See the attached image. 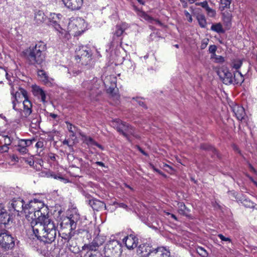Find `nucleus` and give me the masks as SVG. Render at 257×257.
I'll list each match as a JSON object with an SVG mask.
<instances>
[{"label": "nucleus", "instance_id": "nucleus-54", "mask_svg": "<svg viewBox=\"0 0 257 257\" xmlns=\"http://www.w3.org/2000/svg\"><path fill=\"white\" fill-rule=\"evenodd\" d=\"M44 146L43 142L42 141H39L36 144V147L37 148H42Z\"/></svg>", "mask_w": 257, "mask_h": 257}, {"label": "nucleus", "instance_id": "nucleus-24", "mask_svg": "<svg viewBox=\"0 0 257 257\" xmlns=\"http://www.w3.org/2000/svg\"><path fill=\"white\" fill-rule=\"evenodd\" d=\"M233 83L236 84H241L244 81V77L241 73L239 71H236L234 73V77L233 78Z\"/></svg>", "mask_w": 257, "mask_h": 257}, {"label": "nucleus", "instance_id": "nucleus-57", "mask_svg": "<svg viewBox=\"0 0 257 257\" xmlns=\"http://www.w3.org/2000/svg\"><path fill=\"white\" fill-rule=\"evenodd\" d=\"M52 177L54 178V179H56L64 180V178L62 177H61L60 176H57V175L54 174L53 173Z\"/></svg>", "mask_w": 257, "mask_h": 257}, {"label": "nucleus", "instance_id": "nucleus-22", "mask_svg": "<svg viewBox=\"0 0 257 257\" xmlns=\"http://www.w3.org/2000/svg\"><path fill=\"white\" fill-rule=\"evenodd\" d=\"M59 235L64 240L65 242H67L73 236L74 232L61 229L60 231L59 232Z\"/></svg>", "mask_w": 257, "mask_h": 257}, {"label": "nucleus", "instance_id": "nucleus-38", "mask_svg": "<svg viewBox=\"0 0 257 257\" xmlns=\"http://www.w3.org/2000/svg\"><path fill=\"white\" fill-rule=\"evenodd\" d=\"M66 123L67 124V128L70 133H73L74 132L77 131V127L74 125H73L71 123L66 121Z\"/></svg>", "mask_w": 257, "mask_h": 257}, {"label": "nucleus", "instance_id": "nucleus-4", "mask_svg": "<svg viewBox=\"0 0 257 257\" xmlns=\"http://www.w3.org/2000/svg\"><path fill=\"white\" fill-rule=\"evenodd\" d=\"M102 80L98 79L97 77H94L91 80H85L82 84V87L86 91L89 96L98 93L97 91L100 87Z\"/></svg>", "mask_w": 257, "mask_h": 257}, {"label": "nucleus", "instance_id": "nucleus-20", "mask_svg": "<svg viewBox=\"0 0 257 257\" xmlns=\"http://www.w3.org/2000/svg\"><path fill=\"white\" fill-rule=\"evenodd\" d=\"M46 18L47 17L43 11L38 10L36 12L34 20L37 24L42 23L46 20Z\"/></svg>", "mask_w": 257, "mask_h": 257}, {"label": "nucleus", "instance_id": "nucleus-48", "mask_svg": "<svg viewBox=\"0 0 257 257\" xmlns=\"http://www.w3.org/2000/svg\"><path fill=\"white\" fill-rule=\"evenodd\" d=\"M208 39H204L202 41V43L200 46L201 49H204L206 47L207 45H208Z\"/></svg>", "mask_w": 257, "mask_h": 257}, {"label": "nucleus", "instance_id": "nucleus-39", "mask_svg": "<svg viewBox=\"0 0 257 257\" xmlns=\"http://www.w3.org/2000/svg\"><path fill=\"white\" fill-rule=\"evenodd\" d=\"M242 64V61L240 60H237L236 61H234L232 63V68L238 70L239 68H240Z\"/></svg>", "mask_w": 257, "mask_h": 257}, {"label": "nucleus", "instance_id": "nucleus-3", "mask_svg": "<svg viewBox=\"0 0 257 257\" xmlns=\"http://www.w3.org/2000/svg\"><path fill=\"white\" fill-rule=\"evenodd\" d=\"M46 45L43 42H37L34 46L30 47L25 52V56L30 65L41 66L45 60Z\"/></svg>", "mask_w": 257, "mask_h": 257}, {"label": "nucleus", "instance_id": "nucleus-53", "mask_svg": "<svg viewBox=\"0 0 257 257\" xmlns=\"http://www.w3.org/2000/svg\"><path fill=\"white\" fill-rule=\"evenodd\" d=\"M18 147H26V143L25 142V140H20L19 141V143L18 145Z\"/></svg>", "mask_w": 257, "mask_h": 257}, {"label": "nucleus", "instance_id": "nucleus-58", "mask_svg": "<svg viewBox=\"0 0 257 257\" xmlns=\"http://www.w3.org/2000/svg\"><path fill=\"white\" fill-rule=\"evenodd\" d=\"M118 205L119 207H122V208H123L125 209H126L127 208V205H126L125 204H124L123 203H118Z\"/></svg>", "mask_w": 257, "mask_h": 257}, {"label": "nucleus", "instance_id": "nucleus-40", "mask_svg": "<svg viewBox=\"0 0 257 257\" xmlns=\"http://www.w3.org/2000/svg\"><path fill=\"white\" fill-rule=\"evenodd\" d=\"M48 257H66V255L63 253L59 254L57 250H55Z\"/></svg>", "mask_w": 257, "mask_h": 257}, {"label": "nucleus", "instance_id": "nucleus-41", "mask_svg": "<svg viewBox=\"0 0 257 257\" xmlns=\"http://www.w3.org/2000/svg\"><path fill=\"white\" fill-rule=\"evenodd\" d=\"M40 116L38 114H36V117L32 119L31 122L32 124H35L36 126L39 125L40 122Z\"/></svg>", "mask_w": 257, "mask_h": 257}, {"label": "nucleus", "instance_id": "nucleus-27", "mask_svg": "<svg viewBox=\"0 0 257 257\" xmlns=\"http://www.w3.org/2000/svg\"><path fill=\"white\" fill-rule=\"evenodd\" d=\"M13 140V138L8 135L2 136L0 139V145L4 144L9 147L12 144Z\"/></svg>", "mask_w": 257, "mask_h": 257}, {"label": "nucleus", "instance_id": "nucleus-2", "mask_svg": "<svg viewBox=\"0 0 257 257\" xmlns=\"http://www.w3.org/2000/svg\"><path fill=\"white\" fill-rule=\"evenodd\" d=\"M12 99L13 109L19 111L22 117L26 118L31 114L32 104L28 99L26 90L20 88L13 95Z\"/></svg>", "mask_w": 257, "mask_h": 257}, {"label": "nucleus", "instance_id": "nucleus-56", "mask_svg": "<svg viewBox=\"0 0 257 257\" xmlns=\"http://www.w3.org/2000/svg\"><path fill=\"white\" fill-rule=\"evenodd\" d=\"M25 142L26 143V145L27 148L32 144L33 140H25Z\"/></svg>", "mask_w": 257, "mask_h": 257}, {"label": "nucleus", "instance_id": "nucleus-34", "mask_svg": "<svg viewBox=\"0 0 257 257\" xmlns=\"http://www.w3.org/2000/svg\"><path fill=\"white\" fill-rule=\"evenodd\" d=\"M93 241L94 242V243L96 244V245L99 247L104 242L105 238L103 236L98 235L94 238Z\"/></svg>", "mask_w": 257, "mask_h": 257}, {"label": "nucleus", "instance_id": "nucleus-6", "mask_svg": "<svg viewBox=\"0 0 257 257\" xmlns=\"http://www.w3.org/2000/svg\"><path fill=\"white\" fill-rule=\"evenodd\" d=\"M121 244L117 240H110L104 247V254L107 257H116L121 253Z\"/></svg>", "mask_w": 257, "mask_h": 257}, {"label": "nucleus", "instance_id": "nucleus-42", "mask_svg": "<svg viewBox=\"0 0 257 257\" xmlns=\"http://www.w3.org/2000/svg\"><path fill=\"white\" fill-rule=\"evenodd\" d=\"M224 58L221 56L217 55L214 60L215 63H222L224 62Z\"/></svg>", "mask_w": 257, "mask_h": 257}, {"label": "nucleus", "instance_id": "nucleus-46", "mask_svg": "<svg viewBox=\"0 0 257 257\" xmlns=\"http://www.w3.org/2000/svg\"><path fill=\"white\" fill-rule=\"evenodd\" d=\"M184 14L185 16L187 19L188 21L190 23L192 22V18L191 15L190 14V13L186 10L184 11Z\"/></svg>", "mask_w": 257, "mask_h": 257}, {"label": "nucleus", "instance_id": "nucleus-49", "mask_svg": "<svg viewBox=\"0 0 257 257\" xmlns=\"http://www.w3.org/2000/svg\"><path fill=\"white\" fill-rule=\"evenodd\" d=\"M217 50V47L214 45H212L209 46V52L210 53H215Z\"/></svg>", "mask_w": 257, "mask_h": 257}, {"label": "nucleus", "instance_id": "nucleus-28", "mask_svg": "<svg viewBox=\"0 0 257 257\" xmlns=\"http://www.w3.org/2000/svg\"><path fill=\"white\" fill-rule=\"evenodd\" d=\"M232 0H220L219 10L221 11L229 9Z\"/></svg>", "mask_w": 257, "mask_h": 257}, {"label": "nucleus", "instance_id": "nucleus-14", "mask_svg": "<svg viewBox=\"0 0 257 257\" xmlns=\"http://www.w3.org/2000/svg\"><path fill=\"white\" fill-rule=\"evenodd\" d=\"M123 242L124 243L126 247L129 249H134L138 245V239L132 234L125 237L123 239Z\"/></svg>", "mask_w": 257, "mask_h": 257}, {"label": "nucleus", "instance_id": "nucleus-13", "mask_svg": "<svg viewBox=\"0 0 257 257\" xmlns=\"http://www.w3.org/2000/svg\"><path fill=\"white\" fill-rule=\"evenodd\" d=\"M65 6L74 11L79 10L82 5L83 0H62Z\"/></svg>", "mask_w": 257, "mask_h": 257}, {"label": "nucleus", "instance_id": "nucleus-25", "mask_svg": "<svg viewBox=\"0 0 257 257\" xmlns=\"http://www.w3.org/2000/svg\"><path fill=\"white\" fill-rule=\"evenodd\" d=\"M11 220V217L6 210L0 215V223L5 225L8 224Z\"/></svg>", "mask_w": 257, "mask_h": 257}, {"label": "nucleus", "instance_id": "nucleus-7", "mask_svg": "<svg viewBox=\"0 0 257 257\" xmlns=\"http://www.w3.org/2000/svg\"><path fill=\"white\" fill-rule=\"evenodd\" d=\"M79 218L77 214L71 215L69 217L64 218L60 223L61 229L73 232L76 228Z\"/></svg>", "mask_w": 257, "mask_h": 257}, {"label": "nucleus", "instance_id": "nucleus-17", "mask_svg": "<svg viewBox=\"0 0 257 257\" xmlns=\"http://www.w3.org/2000/svg\"><path fill=\"white\" fill-rule=\"evenodd\" d=\"M232 111L237 119L241 120L245 115L244 109L242 106L235 105L232 107Z\"/></svg>", "mask_w": 257, "mask_h": 257}, {"label": "nucleus", "instance_id": "nucleus-59", "mask_svg": "<svg viewBox=\"0 0 257 257\" xmlns=\"http://www.w3.org/2000/svg\"><path fill=\"white\" fill-rule=\"evenodd\" d=\"M72 72L73 76H75L80 74L81 73V71L79 70H73Z\"/></svg>", "mask_w": 257, "mask_h": 257}, {"label": "nucleus", "instance_id": "nucleus-8", "mask_svg": "<svg viewBox=\"0 0 257 257\" xmlns=\"http://www.w3.org/2000/svg\"><path fill=\"white\" fill-rule=\"evenodd\" d=\"M112 125L118 132L125 137H127V134L134 135V131L133 127L120 119L114 120Z\"/></svg>", "mask_w": 257, "mask_h": 257}, {"label": "nucleus", "instance_id": "nucleus-9", "mask_svg": "<svg viewBox=\"0 0 257 257\" xmlns=\"http://www.w3.org/2000/svg\"><path fill=\"white\" fill-rule=\"evenodd\" d=\"M0 245L6 250L13 248L15 246L14 238L7 231L0 233Z\"/></svg>", "mask_w": 257, "mask_h": 257}, {"label": "nucleus", "instance_id": "nucleus-21", "mask_svg": "<svg viewBox=\"0 0 257 257\" xmlns=\"http://www.w3.org/2000/svg\"><path fill=\"white\" fill-rule=\"evenodd\" d=\"M38 75L41 81L44 84L47 85L51 84L48 76L43 70H39L38 71Z\"/></svg>", "mask_w": 257, "mask_h": 257}, {"label": "nucleus", "instance_id": "nucleus-1", "mask_svg": "<svg viewBox=\"0 0 257 257\" xmlns=\"http://www.w3.org/2000/svg\"><path fill=\"white\" fill-rule=\"evenodd\" d=\"M46 209L42 202L34 199L25 205L24 212L28 220L35 221L32 229L40 243L50 244L56 238L57 226L51 218L42 213Z\"/></svg>", "mask_w": 257, "mask_h": 257}, {"label": "nucleus", "instance_id": "nucleus-52", "mask_svg": "<svg viewBox=\"0 0 257 257\" xmlns=\"http://www.w3.org/2000/svg\"><path fill=\"white\" fill-rule=\"evenodd\" d=\"M149 257H158L156 248L152 250Z\"/></svg>", "mask_w": 257, "mask_h": 257}, {"label": "nucleus", "instance_id": "nucleus-32", "mask_svg": "<svg viewBox=\"0 0 257 257\" xmlns=\"http://www.w3.org/2000/svg\"><path fill=\"white\" fill-rule=\"evenodd\" d=\"M189 211V210L187 208L186 206L183 203H180L179 204V210L178 211L180 214L187 216V212L186 211Z\"/></svg>", "mask_w": 257, "mask_h": 257}, {"label": "nucleus", "instance_id": "nucleus-26", "mask_svg": "<svg viewBox=\"0 0 257 257\" xmlns=\"http://www.w3.org/2000/svg\"><path fill=\"white\" fill-rule=\"evenodd\" d=\"M158 257H170V251L164 247L156 248Z\"/></svg>", "mask_w": 257, "mask_h": 257}, {"label": "nucleus", "instance_id": "nucleus-35", "mask_svg": "<svg viewBox=\"0 0 257 257\" xmlns=\"http://www.w3.org/2000/svg\"><path fill=\"white\" fill-rule=\"evenodd\" d=\"M84 142L88 146H93L96 144V142L91 137L85 136L84 137Z\"/></svg>", "mask_w": 257, "mask_h": 257}, {"label": "nucleus", "instance_id": "nucleus-47", "mask_svg": "<svg viewBox=\"0 0 257 257\" xmlns=\"http://www.w3.org/2000/svg\"><path fill=\"white\" fill-rule=\"evenodd\" d=\"M219 238L222 241L231 242V239L229 237H226L223 236L222 234H219L218 235Z\"/></svg>", "mask_w": 257, "mask_h": 257}, {"label": "nucleus", "instance_id": "nucleus-45", "mask_svg": "<svg viewBox=\"0 0 257 257\" xmlns=\"http://www.w3.org/2000/svg\"><path fill=\"white\" fill-rule=\"evenodd\" d=\"M206 11L210 17H214L216 14L215 11L213 10L209 6L206 8Z\"/></svg>", "mask_w": 257, "mask_h": 257}, {"label": "nucleus", "instance_id": "nucleus-55", "mask_svg": "<svg viewBox=\"0 0 257 257\" xmlns=\"http://www.w3.org/2000/svg\"><path fill=\"white\" fill-rule=\"evenodd\" d=\"M211 152H212L214 155H216L217 157L218 156V154H217V151L216 150V149L212 147H209V149H208Z\"/></svg>", "mask_w": 257, "mask_h": 257}, {"label": "nucleus", "instance_id": "nucleus-18", "mask_svg": "<svg viewBox=\"0 0 257 257\" xmlns=\"http://www.w3.org/2000/svg\"><path fill=\"white\" fill-rule=\"evenodd\" d=\"M33 92L35 96H38L40 98L41 101L45 103L46 102V94L45 92L38 86H35L33 87Z\"/></svg>", "mask_w": 257, "mask_h": 257}, {"label": "nucleus", "instance_id": "nucleus-30", "mask_svg": "<svg viewBox=\"0 0 257 257\" xmlns=\"http://www.w3.org/2000/svg\"><path fill=\"white\" fill-rule=\"evenodd\" d=\"M94 242L92 241L90 243L85 244L83 247V249H87L90 251H96L98 248L99 246L96 245V244L94 243Z\"/></svg>", "mask_w": 257, "mask_h": 257}, {"label": "nucleus", "instance_id": "nucleus-43", "mask_svg": "<svg viewBox=\"0 0 257 257\" xmlns=\"http://www.w3.org/2000/svg\"><path fill=\"white\" fill-rule=\"evenodd\" d=\"M9 150V147L6 145L2 144L0 146V153H3L8 152Z\"/></svg>", "mask_w": 257, "mask_h": 257}, {"label": "nucleus", "instance_id": "nucleus-63", "mask_svg": "<svg viewBox=\"0 0 257 257\" xmlns=\"http://www.w3.org/2000/svg\"><path fill=\"white\" fill-rule=\"evenodd\" d=\"M217 56V55L215 53H211L210 59L214 60V59H215V57H216Z\"/></svg>", "mask_w": 257, "mask_h": 257}, {"label": "nucleus", "instance_id": "nucleus-33", "mask_svg": "<svg viewBox=\"0 0 257 257\" xmlns=\"http://www.w3.org/2000/svg\"><path fill=\"white\" fill-rule=\"evenodd\" d=\"M62 15L60 14H56L55 13L51 14V17L50 18V22L53 23H58V21L61 19Z\"/></svg>", "mask_w": 257, "mask_h": 257}, {"label": "nucleus", "instance_id": "nucleus-61", "mask_svg": "<svg viewBox=\"0 0 257 257\" xmlns=\"http://www.w3.org/2000/svg\"><path fill=\"white\" fill-rule=\"evenodd\" d=\"M95 164H96V165H97L98 166H101L102 167H105L104 164L103 162H102L97 161V162H96L95 163Z\"/></svg>", "mask_w": 257, "mask_h": 257}, {"label": "nucleus", "instance_id": "nucleus-10", "mask_svg": "<svg viewBox=\"0 0 257 257\" xmlns=\"http://www.w3.org/2000/svg\"><path fill=\"white\" fill-rule=\"evenodd\" d=\"M116 81L115 77L113 75H109L105 77L103 84L107 89V92L110 94L111 96L117 99L119 96L114 92L115 87H116Z\"/></svg>", "mask_w": 257, "mask_h": 257}, {"label": "nucleus", "instance_id": "nucleus-15", "mask_svg": "<svg viewBox=\"0 0 257 257\" xmlns=\"http://www.w3.org/2000/svg\"><path fill=\"white\" fill-rule=\"evenodd\" d=\"M88 203L94 210L100 211L103 208L106 209L105 204L99 200L96 199H90L88 201Z\"/></svg>", "mask_w": 257, "mask_h": 257}, {"label": "nucleus", "instance_id": "nucleus-64", "mask_svg": "<svg viewBox=\"0 0 257 257\" xmlns=\"http://www.w3.org/2000/svg\"><path fill=\"white\" fill-rule=\"evenodd\" d=\"M138 104L140 106H142L143 107H146L145 104H144V102L140 100L137 101Z\"/></svg>", "mask_w": 257, "mask_h": 257}, {"label": "nucleus", "instance_id": "nucleus-51", "mask_svg": "<svg viewBox=\"0 0 257 257\" xmlns=\"http://www.w3.org/2000/svg\"><path fill=\"white\" fill-rule=\"evenodd\" d=\"M43 176H45L48 178L49 177H52L53 172L50 171H46V172H43L42 173Z\"/></svg>", "mask_w": 257, "mask_h": 257}, {"label": "nucleus", "instance_id": "nucleus-29", "mask_svg": "<svg viewBox=\"0 0 257 257\" xmlns=\"http://www.w3.org/2000/svg\"><path fill=\"white\" fill-rule=\"evenodd\" d=\"M211 30L218 33H224L225 31L223 30L222 25L220 23H217L211 26Z\"/></svg>", "mask_w": 257, "mask_h": 257}, {"label": "nucleus", "instance_id": "nucleus-31", "mask_svg": "<svg viewBox=\"0 0 257 257\" xmlns=\"http://www.w3.org/2000/svg\"><path fill=\"white\" fill-rule=\"evenodd\" d=\"M139 17L149 22H152L154 20V19L152 17L148 15L144 11L139 12Z\"/></svg>", "mask_w": 257, "mask_h": 257}, {"label": "nucleus", "instance_id": "nucleus-44", "mask_svg": "<svg viewBox=\"0 0 257 257\" xmlns=\"http://www.w3.org/2000/svg\"><path fill=\"white\" fill-rule=\"evenodd\" d=\"M17 150L22 154H27L28 152L27 148L24 147H18Z\"/></svg>", "mask_w": 257, "mask_h": 257}, {"label": "nucleus", "instance_id": "nucleus-62", "mask_svg": "<svg viewBox=\"0 0 257 257\" xmlns=\"http://www.w3.org/2000/svg\"><path fill=\"white\" fill-rule=\"evenodd\" d=\"M27 162L30 166H33L34 164V161L33 159H30V160H28Z\"/></svg>", "mask_w": 257, "mask_h": 257}, {"label": "nucleus", "instance_id": "nucleus-60", "mask_svg": "<svg viewBox=\"0 0 257 257\" xmlns=\"http://www.w3.org/2000/svg\"><path fill=\"white\" fill-rule=\"evenodd\" d=\"M63 145H67L71 149H72V145H70L69 144V142L68 140H65L63 142Z\"/></svg>", "mask_w": 257, "mask_h": 257}, {"label": "nucleus", "instance_id": "nucleus-11", "mask_svg": "<svg viewBox=\"0 0 257 257\" xmlns=\"http://www.w3.org/2000/svg\"><path fill=\"white\" fill-rule=\"evenodd\" d=\"M218 75L222 81L223 83L226 85L233 83L232 75L227 69H220L218 72Z\"/></svg>", "mask_w": 257, "mask_h": 257}, {"label": "nucleus", "instance_id": "nucleus-12", "mask_svg": "<svg viewBox=\"0 0 257 257\" xmlns=\"http://www.w3.org/2000/svg\"><path fill=\"white\" fill-rule=\"evenodd\" d=\"M23 200L18 198L17 199L13 200L11 204V206L9 207L11 210H13L14 211L18 212H22L25 209V206H24Z\"/></svg>", "mask_w": 257, "mask_h": 257}, {"label": "nucleus", "instance_id": "nucleus-50", "mask_svg": "<svg viewBox=\"0 0 257 257\" xmlns=\"http://www.w3.org/2000/svg\"><path fill=\"white\" fill-rule=\"evenodd\" d=\"M196 5H198V6H201L202 7L205 8V10L208 7V3L206 1H204V2H200V3H197L196 4Z\"/></svg>", "mask_w": 257, "mask_h": 257}, {"label": "nucleus", "instance_id": "nucleus-36", "mask_svg": "<svg viewBox=\"0 0 257 257\" xmlns=\"http://www.w3.org/2000/svg\"><path fill=\"white\" fill-rule=\"evenodd\" d=\"M197 252L202 257H207L208 253L203 247L199 246L196 248Z\"/></svg>", "mask_w": 257, "mask_h": 257}, {"label": "nucleus", "instance_id": "nucleus-16", "mask_svg": "<svg viewBox=\"0 0 257 257\" xmlns=\"http://www.w3.org/2000/svg\"><path fill=\"white\" fill-rule=\"evenodd\" d=\"M152 250L148 244H141L139 246L137 252L142 257H149Z\"/></svg>", "mask_w": 257, "mask_h": 257}, {"label": "nucleus", "instance_id": "nucleus-19", "mask_svg": "<svg viewBox=\"0 0 257 257\" xmlns=\"http://www.w3.org/2000/svg\"><path fill=\"white\" fill-rule=\"evenodd\" d=\"M128 27V25L125 23H122L119 25H116L115 30L114 32V36L117 37H120Z\"/></svg>", "mask_w": 257, "mask_h": 257}, {"label": "nucleus", "instance_id": "nucleus-23", "mask_svg": "<svg viewBox=\"0 0 257 257\" xmlns=\"http://www.w3.org/2000/svg\"><path fill=\"white\" fill-rule=\"evenodd\" d=\"M223 21L226 28L229 29L231 25L232 16L230 13H223L222 15Z\"/></svg>", "mask_w": 257, "mask_h": 257}, {"label": "nucleus", "instance_id": "nucleus-37", "mask_svg": "<svg viewBox=\"0 0 257 257\" xmlns=\"http://www.w3.org/2000/svg\"><path fill=\"white\" fill-rule=\"evenodd\" d=\"M197 20L199 25L202 28H204L206 25V22L205 17L203 15H199L197 16Z\"/></svg>", "mask_w": 257, "mask_h": 257}, {"label": "nucleus", "instance_id": "nucleus-5", "mask_svg": "<svg viewBox=\"0 0 257 257\" xmlns=\"http://www.w3.org/2000/svg\"><path fill=\"white\" fill-rule=\"evenodd\" d=\"M76 60H79L82 65H87L91 60L92 53L90 49L86 46H79L76 49Z\"/></svg>", "mask_w": 257, "mask_h": 257}]
</instances>
